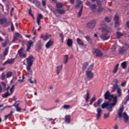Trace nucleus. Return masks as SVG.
<instances>
[{"label": "nucleus", "mask_w": 129, "mask_h": 129, "mask_svg": "<svg viewBox=\"0 0 129 129\" xmlns=\"http://www.w3.org/2000/svg\"><path fill=\"white\" fill-rule=\"evenodd\" d=\"M101 26L102 27V34L100 36L101 39L103 41H106L109 39L110 36L109 35V31L106 29V24L105 21H103L101 23Z\"/></svg>", "instance_id": "nucleus-1"}, {"label": "nucleus", "mask_w": 129, "mask_h": 129, "mask_svg": "<svg viewBox=\"0 0 129 129\" xmlns=\"http://www.w3.org/2000/svg\"><path fill=\"white\" fill-rule=\"evenodd\" d=\"M94 64H92L90 65V68L86 71V75L87 79L91 80L94 77V74L92 73V69L93 68Z\"/></svg>", "instance_id": "nucleus-2"}, {"label": "nucleus", "mask_w": 129, "mask_h": 129, "mask_svg": "<svg viewBox=\"0 0 129 129\" xmlns=\"http://www.w3.org/2000/svg\"><path fill=\"white\" fill-rule=\"evenodd\" d=\"M104 99L105 100H108L109 102L110 101H111V100H114V99H116V100H117V96H114V95L111 94L110 92H109V91H107L106 93L104 95Z\"/></svg>", "instance_id": "nucleus-3"}, {"label": "nucleus", "mask_w": 129, "mask_h": 129, "mask_svg": "<svg viewBox=\"0 0 129 129\" xmlns=\"http://www.w3.org/2000/svg\"><path fill=\"white\" fill-rule=\"evenodd\" d=\"M34 60H35V58H34V56H33V55L29 56L26 59V62H27L26 68L27 70H31V68L32 66H33V63H34Z\"/></svg>", "instance_id": "nucleus-4"}, {"label": "nucleus", "mask_w": 129, "mask_h": 129, "mask_svg": "<svg viewBox=\"0 0 129 129\" xmlns=\"http://www.w3.org/2000/svg\"><path fill=\"white\" fill-rule=\"evenodd\" d=\"M116 103H117V100H116V99H114L113 100V102L111 103H108V105L107 106V110L111 112L112 111V107H114L115 105H116Z\"/></svg>", "instance_id": "nucleus-5"}, {"label": "nucleus", "mask_w": 129, "mask_h": 129, "mask_svg": "<svg viewBox=\"0 0 129 129\" xmlns=\"http://www.w3.org/2000/svg\"><path fill=\"white\" fill-rule=\"evenodd\" d=\"M93 51V54L95 55V57H98V58H100L103 56V53L101 52L98 48H94Z\"/></svg>", "instance_id": "nucleus-6"}, {"label": "nucleus", "mask_w": 129, "mask_h": 129, "mask_svg": "<svg viewBox=\"0 0 129 129\" xmlns=\"http://www.w3.org/2000/svg\"><path fill=\"white\" fill-rule=\"evenodd\" d=\"M95 25H96V21L93 20L87 24V27L89 28V29H93L95 28Z\"/></svg>", "instance_id": "nucleus-7"}, {"label": "nucleus", "mask_w": 129, "mask_h": 129, "mask_svg": "<svg viewBox=\"0 0 129 129\" xmlns=\"http://www.w3.org/2000/svg\"><path fill=\"white\" fill-rule=\"evenodd\" d=\"M1 25H4V27H8L9 26V22L7 18H0Z\"/></svg>", "instance_id": "nucleus-8"}, {"label": "nucleus", "mask_w": 129, "mask_h": 129, "mask_svg": "<svg viewBox=\"0 0 129 129\" xmlns=\"http://www.w3.org/2000/svg\"><path fill=\"white\" fill-rule=\"evenodd\" d=\"M53 45H54V39H51L46 43L45 47L47 49H49V48H50L51 46H53Z\"/></svg>", "instance_id": "nucleus-9"}, {"label": "nucleus", "mask_w": 129, "mask_h": 129, "mask_svg": "<svg viewBox=\"0 0 129 129\" xmlns=\"http://www.w3.org/2000/svg\"><path fill=\"white\" fill-rule=\"evenodd\" d=\"M114 20L115 21V27L119 26V17L117 14L115 15Z\"/></svg>", "instance_id": "nucleus-10"}, {"label": "nucleus", "mask_w": 129, "mask_h": 129, "mask_svg": "<svg viewBox=\"0 0 129 129\" xmlns=\"http://www.w3.org/2000/svg\"><path fill=\"white\" fill-rule=\"evenodd\" d=\"M102 113V110L99 108H97V114H96V118L98 119H100L101 117V114Z\"/></svg>", "instance_id": "nucleus-11"}, {"label": "nucleus", "mask_w": 129, "mask_h": 129, "mask_svg": "<svg viewBox=\"0 0 129 129\" xmlns=\"http://www.w3.org/2000/svg\"><path fill=\"white\" fill-rule=\"evenodd\" d=\"M33 42L32 41V40H29L27 42V43L26 44V46L27 47V48L26 49V51L27 52H29L30 50H31V47H32V46H33Z\"/></svg>", "instance_id": "nucleus-12"}, {"label": "nucleus", "mask_w": 129, "mask_h": 129, "mask_svg": "<svg viewBox=\"0 0 129 129\" xmlns=\"http://www.w3.org/2000/svg\"><path fill=\"white\" fill-rule=\"evenodd\" d=\"M18 54L21 58H26L27 57V54L23 52V48H21L18 50Z\"/></svg>", "instance_id": "nucleus-13"}, {"label": "nucleus", "mask_w": 129, "mask_h": 129, "mask_svg": "<svg viewBox=\"0 0 129 129\" xmlns=\"http://www.w3.org/2000/svg\"><path fill=\"white\" fill-rule=\"evenodd\" d=\"M127 48H129V45L128 46V47H126L125 46H122V47H120L118 49V52L120 54H123L126 50H127Z\"/></svg>", "instance_id": "nucleus-14"}, {"label": "nucleus", "mask_w": 129, "mask_h": 129, "mask_svg": "<svg viewBox=\"0 0 129 129\" xmlns=\"http://www.w3.org/2000/svg\"><path fill=\"white\" fill-rule=\"evenodd\" d=\"M17 102H18L17 101H16L15 102V104H14L13 105L10 106L9 107H13V106H15L16 108V111H18V112H21V110H22V109H21V108L19 107V103H17Z\"/></svg>", "instance_id": "nucleus-15"}, {"label": "nucleus", "mask_w": 129, "mask_h": 129, "mask_svg": "<svg viewBox=\"0 0 129 129\" xmlns=\"http://www.w3.org/2000/svg\"><path fill=\"white\" fill-rule=\"evenodd\" d=\"M41 20H43V15L42 14H39L37 17V23L38 26L41 25Z\"/></svg>", "instance_id": "nucleus-16"}, {"label": "nucleus", "mask_w": 129, "mask_h": 129, "mask_svg": "<svg viewBox=\"0 0 129 129\" xmlns=\"http://www.w3.org/2000/svg\"><path fill=\"white\" fill-rule=\"evenodd\" d=\"M122 116L124 119V122H127L128 121L129 117L126 112L123 113Z\"/></svg>", "instance_id": "nucleus-17"}, {"label": "nucleus", "mask_w": 129, "mask_h": 129, "mask_svg": "<svg viewBox=\"0 0 129 129\" xmlns=\"http://www.w3.org/2000/svg\"><path fill=\"white\" fill-rule=\"evenodd\" d=\"M51 37L52 35L51 34L48 35V34L47 33L45 35L43 34L41 35V38L43 39L44 41H47L49 38H51Z\"/></svg>", "instance_id": "nucleus-18"}, {"label": "nucleus", "mask_w": 129, "mask_h": 129, "mask_svg": "<svg viewBox=\"0 0 129 129\" xmlns=\"http://www.w3.org/2000/svg\"><path fill=\"white\" fill-rule=\"evenodd\" d=\"M86 102H88V100L90 99V96H89V91L87 90V94L84 96Z\"/></svg>", "instance_id": "nucleus-19"}, {"label": "nucleus", "mask_w": 129, "mask_h": 129, "mask_svg": "<svg viewBox=\"0 0 129 129\" xmlns=\"http://www.w3.org/2000/svg\"><path fill=\"white\" fill-rule=\"evenodd\" d=\"M14 60H15V58L8 59L3 63V65H7V64H13L14 63Z\"/></svg>", "instance_id": "nucleus-20"}, {"label": "nucleus", "mask_w": 129, "mask_h": 129, "mask_svg": "<svg viewBox=\"0 0 129 129\" xmlns=\"http://www.w3.org/2000/svg\"><path fill=\"white\" fill-rule=\"evenodd\" d=\"M62 69H63V64H61V66L57 67L56 70L57 75H58L60 72L62 71Z\"/></svg>", "instance_id": "nucleus-21"}, {"label": "nucleus", "mask_w": 129, "mask_h": 129, "mask_svg": "<svg viewBox=\"0 0 129 129\" xmlns=\"http://www.w3.org/2000/svg\"><path fill=\"white\" fill-rule=\"evenodd\" d=\"M65 121L68 123H70V122H71V116H70V115H66Z\"/></svg>", "instance_id": "nucleus-22"}, {"label": "nucleus", "mask_w": 129, "mask_h": 129, "mask_svg": "<svg viewBox=\"0 0 129 129\" xmlns=\"http://www.w3.org/2000/svg\"><path fill=\"white\" fill-rule=\"evenodd\" d=\"M101 102H102V99H99L97 103H95L94 104V107H97V106H100V104H101Z\"/></svg>", "instance_id": "nucleus-23"}, {"label": "nucleus", "mask_w": 129, "mask_h": 129, "mask_svg": "<svg viewBox=\"0 0 129 129\" xmlns=\"http://www.w3.org/2000/svg\"><path fill=\"white\" fill-rule=\"evenodd\" d=\"M58 9L56 8V9H54V8H52L51 9V11L52 12V13H53V14L55 15V16H56V17H58L59 14L58 13Z\"/></svg>", "instance_id": "nucleus-24"}, {"label": "nucleus", "mask_w": 129, "mask_h": 129, "mask_svg": "<svg viewBox=\"0 0 129 129\" xmlns=\"http://www.w3.org/2000/svg\"><path fill=\"white\" fill-rule=\"evenodd\" d=\"M67 45L68 47H72V45H73V41L71 39L69 38L67 40Z\"/></svg>", "instance_id": "nucleus-25"}, {"label": "nucleus", "mask_w": 129, "mask_h": 129, "mask_svg": "<svg viewBox=\"0 0 129 129\" xmlns=\"http://www.w3.org/2000/svg\"><path fill=\"white\" fill-rule=\"evenodd\" d=\"M123 111V107H122V108H120L119 109V111L118 112V115L119 117V118H120L121 117V116H122V112Z\"/></svg>", "instance_id": "nucleus-26"}, {"label": "nucleus", "mask_w": 129, "mask_h": 129, "mask_svg": "<svg viewBox=\"0 0 129 129\" xmlns=\"http://www.w3.org/2000/svg\"><path fill=\"white\" fill-rule=\"evenodd\" d=\"M69 56H68V54H66L63 57V64H67V62H68V59Z\"/></svg>", "instance_id": "nucleus-27"}, {"label": "nucleus", "mask_w": 129, "mask_h": 129, "mask_svg": "<svg viewBox=\"0 0 129 129\" xmlns=\"http://www.w3.org/2000/svg\"><path fill=\"white\" fill-rule=\"evenodd\" d=\"M121 66L122 69H126V67L127 66V62L123 61L121 63Z\"/></svg>", "instance_id": "nucleus-28"}, {"label": "nucleus", "mask_w": 129, "mask_h": 129, "mask_svg": "<svg viewBox=\"0 0 129 129\" xmlns=\"http://www.w3.org/2000/svg\"><path fill=\"white\" fill-rule=\"evenodd\" d=\"M97 6L95 4H92L90 6V8L91 9L92 11L95 13V11H96Z\"/></svg>", "instance_id": "nucleus-29"}, {"label": "nucleus", "mask_w": 129, "mask_h": 129, "mask_svg": "<svg viewBox=\"0 0 129 129\" xmlns=\"http://www.w3.org/2000/svg\"><path fill=\"white\" fill-rule=\"evenodd\" d=\"M119 66V64L117 63L116 66H115L114 69L112 71L113 73H116L117 72V71L118 70V67Z\"/></svg>", "instance_id": "nucleus-30"}, {"label": "nucleus", "mask_w": 129, "mask_h": 129, "mask_svg": "<svg viewBox=\"0 0 129 129\" xmlns=\"http://www.w3.org/2000/svg\"><path fill=\"white\" fill-rule=\"evenodd\" d=\"M77 41L78 44L81 46H83L84 45V42H83V41H82L80 38H77Z\"/></svg>", "instance_id": "nucleus-31"}, {"label": "nucleus", "mask_w": 129, "mask_h": 129, "mask_svg": "<svg viewBox=\"0 0 129 129\" xmlns=\"http://www.w3.org/2000/svg\"><path fill=\"white\" fill-rule=\"evenodd\" d=\"M57 12L60 15H64L66 13V11L64 9H59L57 10Z\"/></svg>", "instance_id": "nucleus-32"}, {"label": "nucleus", "mask_w": 129, "mask_h": 129, "mask_svg": "<svg viewBox=\"0 0 129 129\" xmlns=\"http://www.w3.org/2000/svg\"><path fill=\"white\" fill-rule=\"evenodd\" d=\"M64 5L62 3H59L56 2V7L57 8L56 9H61Z\"/></svg>", "instance_id": "nucleus-33"}, {"label": "nucleus", "mask_w": 129, "mask_h": 129, "mask_svg": "<svg viewBox=\"0 0 129 129\" xmlns=\"http://www.w3.org/2000/svg\"><path fill=\"white\" fill-rule=\"evenodd\" d=\"M108 103H109V101L107 102L106 103H103L101 105V107L102 108H107V105H108Z\"/></svg>", "instance_id": "nucleus-34"}, {"label": "nucleus", "mask_w": 129, "mask_h": 129, "mask_svg": "<svg viewBox=\"0 0 129 129\" xmlns=\"http://www.w3.org/2000/svg\"><path fill=\"white\" fill-rule=\"evenodd\" d=\"M11 95H12V94L9 93V91H8L4 94L3 98H7V97H9V96H11Z\"/></svg>", "instance_id": "nucleus-35"}, {"label": "nucleus", "mask_w": 129, "mask_h": 129, "mask_svg": "<svg viewBox=\"0 0 129 129\" xmlns=\"http://www.w3.org/2000/svg\"><path fill=\"white\" fill-rule=\"evenodd\" d=\"M95 100H96V97H95V96H94L90 100V105H92V103H93V102H94V101H95Z\"/></svg>", "instance_id": "nucleus-36"}, {"label": "nucleus", "mask_w": 129, "mask_h": 129, "mask_svg": "<svg viewBox=\"0 0 129 129\" xmlns=\"http://www.w3.org/2000/svg\"><path fill=\"white\" fill-rule=\"evenodd\" d=\"M9 43H10V40L8 39H5V42L2 43L3 47H6Z\"/></svg>", "instance_id": "nucleus-37"}, {"label": "nucleus", "mask_w": 129, "mask_h": 129, "mask_svg": "<svg viewBox=\"0 0 129 129\" xmlns=\"http://www.w3.org/2000/svg\"><path fill=\"white\" fill-rule=\"evenodd\" d=\"M10 47H7L5 49V50L4 51V53L3 54L4 57H6V56H7V55H8L9 54V49Z\"/></svg>", "instance_id": "nucleus-38"}, {"label": "nucleus", "mask_w": 129, "mask_h": 129, "mask_svg": "<svg viewBox=\"0 0 129 129\" xmlns=\"http://www.w3.org/2000/svg\"><path fill=\"white\" fill-rule=\"evenodd\" d=\"M116 35H117V39H119L120 38V37H122V36H123V34L120 32H117Z\"/></svg>", "instance_id": "nucleus-39"}, {"label": "nucleus", "mask_w": 129, "mask_h": 129, "mask_svg": "<svg viewBox=\"0 0 129 129\" xmlns=\"http://www.w3.org/2000/svg\"><path fill=\"white\" fill-rule=\"evenodd\" d=\"M84 38H85V39H86L87 41L89 43H90V42H92V39H91V38H90L89 36H85Z\"/></svg>", "instance_id": "nucleus-40"}, {"label": "nucleus", "mask_w": 129, "mask_h": 129, "mask_svg": "<svg viewBox=\"0 0 129 129\" xmlns=\"http://www.w3.org/2000/svg\"><path fill=\"white\" fill-rule=\"evenodd\" d=\"M124 104H126L127 103V101H129V94L124 99Z\"/></svg>", "instance_id": "nucleus-41"}, {"label": "nucleus", "mask_w": 129, "mask_h": 129, "mask_svg": "<svg viewBox=\"0 0 129 129\" xmlns=\"http://www.w3.org/2000/svg\"><path fill=\"white\" fill-rule=\"evenodd\" d=\"M88 66V62H86L83 64V70L84 71Z\"/></svg>", "instance_id": "nucleus-42"}, {"label": "nucleus", "mask_w": 129, "mask_h": 129, "mask_svg": "<svg viewBox=\"0 0 129 129\" xmlns=\"http://www.w3.org/2000/svg\"><path fill=\"white\" fill-rule=\"evenodd\" d=\"M13 113H14V111H11L9 114H8L7 115H5V120H7V119H8V117H9V116H11V115H12L13 114Z\"/></svg>", "instance_id": "nucleus-43"}, {"label": "nucleus", "mask_w": 129, "mask_h": 129, "mask_svg": "<svg viewBox=\"0 0 129 129\" xmlns=\"http://www.w3.org/2000/svg\"><path fill=\"white\" fill-rule=\"evenodd\" d=\"M104 21L107 23H110V22H111V19L108 17H106L104 19Z\"/></svg>", "instance_id": "nucleus-44"}, {"label": "nucleus", "mask_w": 129, "mask_h": 129, "mask_svg": "<svg viewBox=\"0 0 129 129\" xmlns=\"http://www.w3.org/2000/svg\"><path fill=\"white\" fill-rule=\"evenodd\" d=\"M12 75H13V73L12 72H8L7 73L6 77L7 78H10V77H11Z\"/></svg>", "instance_id": "nucleus-45"}, {"label": "nucleus", "mask_w": 129, "mask_h": 129, "mask_svg": "<svg viewBox=\"0 0 129 129\" xmlns=\"http://www.w3.org/2000/svg\"><path fill=\"white\" fill-rule=\"evenodd\" d=\"M113 89L111 91L112 92H114V91H115V90H116V89H117V87H118V85H113Z\"/></svg>", "instance_id": "nucleus-46"}, {"label": "nucleus", "mask_w": 129, "mask_h": 129, "mask_svg": "<svg viewBox=\"0 0 129 129\" xmlns=\"http://www.w3.org/2000/svg\"><path fill=\"white\" fill-rule=\"evenodd\" d=\"M33 3L35 4L36 7H40V2L38 1L37 0H34Z\"/></svg>", "instance_id": "nucleus-47"}, {"label": "nucleus", "mask_w": 129, "mask_h": 129, "mask_svg": "<svg viewBox=\"0 0 129 129\" xmlns=\"http://www.w3.org/2000/svg\"><path fill=\"white\" fill-rule=\"evenodd\" d=\"M83 3L82 1H78L77 5H76V8H79L81 5H82Z\"/></svg>", "instance_id": "nucleus-48"}, {"label": "nucleus", "mask_w": 129, "mask_h": 129, "mask_svg": "<svg viewBox=\"0 0 129 129\" xmlns=\"http://www.w3.org/2000/svg\"><path fill=\"white\" fill-rule=\"evenodd\" d=\"M83 11V7H82V8H81L80 11L78 13V15H79L78 17L79 18H80V17H81V15H82Z\"/></svg>", "instance_id": "nucleus-49"}, {"label": "nucleus", "mask_w": 129, "mask_h": 129, "mask_svg": "<svg viewBox=\"0 0 129 129\" xmlns=\"http://www.w3.org/2000/svg\"><path fill=\"white\" fill-rule=\"evenodd\" d=\"M37 47L39 51H40V50H41L42 48V44L41 43V41L37 43Z\"/></svg>", "instance_id": "nucleus-50"}, {"label": "nucleus", "mask_w": 129, "mask_h": 129, "mask_svg": "<svg viewBox=\"0 0 129 129\" xmlns=\"http://www.w3.org/2000/svg\"><path fill=\"white\" fill-rule=\"evenodd\" d=\"M117 92L118 94V96H120L121 95V89H120V88H117Z\"/></svg>", "instance_id": "nucleus-51"}, {"label": "nucleus", "mask_w": 129, "mask_h": 129, "mask_svg": "<svg viewBox=\"0 0 129 129\" xmlns=\"http://www.w3.org/2000/svg\"><path fill=\"white\" fill-rule=\"evenodd\" d=\"M15 37H17V38H22V35H21L19 33H15Z\"/></svg>", "instance_id": "nucleus-52"}, {"label": "nucleus", "mask_w": 129, "mask_h": 129, "mask_svg": "<svg viewBox=\"0 0 129 129\" xmlns=\"http://www.w3.org/2000/svg\"><path fill=\"white\" fill-rule=\"evenodd\" d=\"M28 14L29 15H30V16H31V17H32L33 19H34V15H33V13H32V9L29 10Z\"/></svg>", "instance_id": "nucleus-53"}, {"label": "nucleus", "mask_w": 129, "mask_h": 129, "mask_svg": "<svg viewBox=\"0 0 129 129\" xmlns=\"http://www.w3.org/2000/svg\"><path fill=\"white\" fill-rule=\"evenodd\" d=\"M1 84L3 86L4 89H6V87H7V84L5 82H2Z\"/></svg>", "instance_id": "nucleus-54"}, {"label": "nucleus", "mask_w": 129, "mask_h": 129, "mask_svg": "<svg viewBox=\"0 0 129 129\" xmlns=\"http://www.w3.org/2000/svg\"><path fill=\"white\" fill-rule=\"evenodd\" d=\"M109 114H110V113L109 112L108 113L106 114V113H104V116L105 118H108V117H109Z\"/></svg>", "instance_id": "nucleus-55"}, {"label": "nucleus", "mask_w": 129, "mask_h": 129, "mask_svg": "<svg viewBox=\"0 0 129 129\" xmlns=\"http://www.w3.org/2000/svg\"><path fill=\"white\" fill-rule=\"evenodd\" d=\"M1 78L2 80H5V79H6V74H5V73H3L2 74Z\"/></svg>", "instance_id": "nucleus-56"}, {"label": "nucleus", "mask_w": 129, "mask_h": 129, "mask_svg": "<svg viewBox=\"0 0 129 129\" xmlns=\"http://www.w3.org/2000/svg\"><path fill=\"white\" fill-rule=\"evenodd\" d=\"M97 5L99 6H101V1L100 0H96Z\"/></svg>", "instance_id": "nucleus-57"}, {"label": "nucleus", "mask_w": 129, "mask_h": 129, "mask_svg": "<svg viewBox=\"0 0 129 129\" xmlns=\"http://www.w3.org/2000/svg\"><path fill=\"white\" fill-rule=\"evenodd\" d=\"M102 11V7L101 6H99V8L97 10L98 13H100Z\"/></svg>", "instance_id": "nucleus-58"}, {"label": "nucleus", "mask_w": 129, "mask_h": 129, "mask_svg": "<svg viewBox=\"0 0 129 129\" xmlns=\"http://www.w3.org/2000/svg\"><path fill=\"white\" fill-rule=\"evenodd\" d=\"M71 107L70 106V105H64L63 106V108H66V109H67V108H70Z\"/></svg>", "instance_id": "nucleus-59"}, {"label": "nucleus", "mask_w": 129, "mask_h": 129, "mask_svg": "<svg viewBox=\"0 0 129 129\" xmlns=\"http://www.w3.org/2000/svg\"><path fill=\"white\" fill-rule=\"evenodd\" d=\"M85 5H86V6H88V7H90L91 6V3L89 1H87Z\"/></svg>", "instance_id": "nucleus-60"}, {"label": "nucleus", "mask_w": 129, "mask_h": 129, "mask_svg": "<svg viewBox=\"0 0 129 129\" xmlns=\"http://www.w3.org/2000/svg\"><path fill=\"white\" fill-rule=\"evenodd\" d=\"M11 30L12 32H14L15 31V26H14V24H13V23L11 24Z\"/></svg>", "instance_id": "nucleus-61"}, {"label": "nucleus", "mask_w": 129, "mask_h": 129, "mask_svg": "<svg viewBox=\"0 0 129 129\" xmlns=\"http://www.w3.org/2000/svg\"><path fill=\"white\" fill-rule=\"evenodd\" d=\"M114 82L115 83V85H118L117 83H118V80H117V79H115V80H114Z\"/></svg>", "instance_id": "nucleus-62"}, {"label": "nucleus", "mask_w": 129, "mask_h": 129, "mask_svg": "<svg viewBox=\"0 0 129 129\" xmlns=\"http://www.w3.org/2000/svg\"><path fill=\"white\" fill-rule=\"evenodd\" d=\"M126 84V82H125L122 83L121 84V86H122V87H124V86H125Z\"/></svg>", "instance_id": "nucleus-63"}, {"label": "nucleus", "mask_w": 129, "mask_h": 129, "mask_svg": "<svg viewBox=\"0 0 129 129\" xmlns=\"http://www.w3.org/2000/svg\"><path fill=\"white\" fill-rule=\"evenodd\" d=\"M32 32L34 34V35H36V29H35V27H33L32 29Z\"/></svg>", "instance_id": "nucleus-64"}]
</instances>
